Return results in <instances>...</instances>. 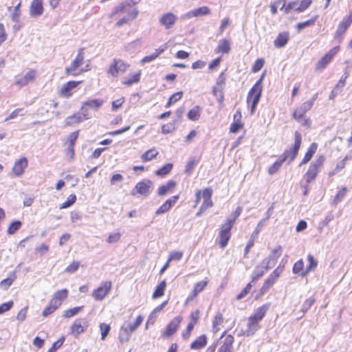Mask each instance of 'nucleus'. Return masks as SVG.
I'll return each instance as SVG.
<instances>
[{"label":"nucleus","mask_w":352,"mask_h":352,"mask_svg":"<svg viewBox=\"0 0 352 352\" xmlns=\"http://www.w3.org/2000/svg\"><path fill=\"white\" fill-rule=\"evenodd\" d=\"M265 77V73H263L259 79L256 82L253 87L250 89L247 96V102L251 103V114H253L256 107L260 100L262 95L263 86L262 82Z\"/></svg>","instance_id":"obj_1"},{"label":"nucleus","mask_w":352,"mask_h":352,"mask_svg":"<svg viewBox=\"0 0 352 352\" xmlns=\"http://www.w3.org/2000/svg\"><path fill=\"white\" fill-rule=\"evenodd\" d=\"M301 134L298 131H296L294 134V145L291 148L285 150L284 153L280 156V157L282 159V162H285L288 160L287 164H289L296 159L301 145Z\"/></svg>","instance_id":"obj_2"},{"label":"nucleus","mask_w":352,"mask_h":352,"mask_svg":"<svg viewBox=\"0 0 352 352\" xmlns=\"http://www.w3.org/2000/svg\"><path fill=\"white\" fill-rule=\"evenodd\" d=\"M324 156L320 155L310 164L308 170L304 175V178L307 184L311 182L316 178L320 168L324 164Z\"/></svg>","instance_id":"obj_3"},{"label":"nucleus","mask_w":352,"mask_h":352,"mask_svg":"<svg viewBox=\"0 0 352 352\" xmlns=\"http://www.w3.org/2000/svg\"><path fill=\"white\" fill-rule=\"evenodd\" d=\"M152 186L153 182L150 179H143L136 184L131 194L133 196L140 194L144 197H147L151 192Z\"/></svg>","instance_id":"obj_4"},{"label":"nucleus","mask_w":352,"mask_h":352,"mask_svg":"<svg viewBox=\"0 0 352 352\" xmlns=\"http://www.w3.org/2000/svg\"><path fill=\"white\" fill-rule=\"evenodd\" d=\"M352 23V15L350 14L348 16L343 19V20L339 23L338 29L336 32L334 38L336 40L340 43L343 38L344 34L346 30Z\"/></svg>","instance_id":"obj_5"},{"label":"nucleus","mask_w":352,"mask_h":352,"mask_svg":"<svg viewBox=\"0 0 352 352\" xmlns=\"http://www.w3.org/2000/svg\"><path fill=\"white\" fill-rule=\"evenodd\" d=\"M111 289V281L102 282L97 289L94 290L92 293V296L96 300H102L109 293Z\"/></svg>","instance_id":"obj_6"},{"label":"nucleus","mask_w":352,"mask_h":352,"mask_svg":"<svg viewBox=\"0 0 352 352\" xmlns=\"http://www.w3.org/2000/svg\"><path fill=\"white\" fill-rule=\"evenodd\" d=\"M129 65L125 63L121 59H114L113 64L108 69V73L113 77L118 76L119 73H124L126 71Z\"/></svg>","instance_id":"obj_7"},{"label":"nucleus","mask_w":352,"mask_h":352,"mask_svg":"<svg viewBox=\"0 0 352 352\" xmlns=\"http://www.w3.org/2000/svg\"><path fill=\"white\" fill-rule=\"evenodd\" d=\"M231 227L230 225H227L225 223L222 224L219 232V245L221 248H224L227 245L231 236Z\"/></svg>","instance_id":"obj_8"},{"label":"nucleus","mask_w":352,"mask_h":352,"mask_svg":"<svg viewBox=\"0 0 352 352\" xmlns=\"http://www.w3.org/2000/svg\"><path fill=\"white\" fill-rule=\"evenodd\" d=\"M91 116L88 113H83L80 111V112L76 113L72 116H68L65 120V124L66 126H72L75 124L80 123L83 120H89Z\"/></svg>","instance_id":"obj_9"},{"label":"nucleus","mask_w":352,"mask_h":352,"mask_svg":"<svg viewBox=\"0 0 352 352\" xmlns=\"http://www.w3.org/2000/svg\"><path fill=\"white\" fill-rule=\"evenodd\" d=\"M281 253L282 246L279 245L276 247V248L272 251L271 254L266 258L262 261L264 264H266L270 268L273 267L275 265L277 259L280 256Z\"/></svg>","instance_id":"obj_10"},{"label":"nucleus","mask_w":352,"mask_h":352,"mask_svg":"<svg viewBox=\"0 0 352 352\" xmlns=\"http://www.w3.org/2000/svg\"><path fill=\"white\" fill-rule=\"evenodd\" d=\"M103 102V100L99 98L87 100L82 103L80 111L83 113H88L89 109L97 111Z\"/></svg>","instance_id":"obj_11"},{"label":"nucleus","mask_w":352,"mask_h":352,"mask_svg":"<svg viewBox=\"0 0 352 352\" xmlns=\"http://www.w3.org/2000/svg\"><path fill=\"white\" fill-rule=\"evenodd\" d=\"M83 60V48H80L78 51L76 57L72 61L71 65L65 69V73L67 74H70L72 72L75 71L78 67H79L82 64Z\"/></svg>","instance_id":"obj_12"},{"label":"nucleus","mask_w":352,"mask_h":352,"mask_svg":"<svg viewBox=\"0 0 352 352\" xmlns=\"http://www.w3.org/2000/svg\"><path fill=\"white\" fill-rule=\"evenodd\" d=\"M270 267L262 261L256 266L252 273V282L255 283L261 278Z\"/></svg>","instance_id":"obj_13"},{"label":"nucleus","mask_w":352,"mask_h":352,"mask_svg":"<svg viewBox=\"0 0 352 352\" xmlns=\"http://www.w3.org/2000/svg\"><path fill=\"white\" fill-rule=\"evenodd\" d=\"M177 17L172 12H168L162 16L160 19V23L164 25L166 29L170 28L176 22Z\"/></svg>","instance_id":"obj_14"},{"label":"nucleus","mask_w":352,"mask_h":352,"mask_svg":"<svg viewBox=\"0 0 352 352\" xmlns=\"http://www.w3.org/2000/svg\"><path fill=\"white\" fill-rule=\"evenodd\" d=\"M36 73V71L34 69L30 70L23 77L17 78L15 81V85L20 87L27 85L35 78Z\"/></svg>","instance_id":"obj_15"},{"label":"nucleus","mask_w":352,"mask_h":352,"mask_svg":"<svg viewBox=\"0 0 352 352\" xmlns=\"http://www.w3.org/2000/svg\"><path fill=\"white\" fill-rule=\"evenodd\" d=\"M311 102H303L298 109L293 113V118L298 122H300L305 113L311 108Z\"/></svg>","instance_id":"obj_16"},{"label":"nucleus","mask_w":352,"mask_h":352,"mask_svg":"<svg viewBox=\"0 0 352 352\" xmlns=\"http://www.w3.org/2000/svg\"><path fill=\"white\" fill-rule=\"evenodd\" d=\"M27 166L28 160L26 157H22L14 163V165L12 168V172L14 175L19 177L23 173L24 169L27 167Z\"/></svg>","instance_id":"obj_17"},{"label":"nucleus","mask_w":352,"mask_h":352,"mask_svg":"<svg viewBox=\"0 0 352 352\" xmlns=\"http://www.w3.org/2000/svg\"><path fill=\"white\" fill-rule=\"evenodd\" d=\"M87 327V321L85 318H80L76 320L72 326L71 327V331L73 333L79 335L82 333L85 327Z\"/></svg>","instance_id":"obj_18"},{"label":"nucleus","mask_w":352,"mask_h":352,"mask_svg":"<svg viewBox=\"0 0 352 352\" xmlns=\"http://www.w3.org/2000/svg\"><path fill=\"white\" fill-rule=\"evenodd\" d=\"M81 81H75V80H70L63 85L61 89L60 90V94L62 96H64L65 97H69L72 96V90L74 88H76Z\"/></svg>","instance_id":"obj_19"},{"label":"nucleus","mask_w":352,"mask_h":352,"mask_svg":"<svg viewBox=\"0 0 352 352\" xmlns=\"http://www.w3.org/2000/svg\"><path fill=\"white\" fill-rule=\"evenodd\" d=\"M181 320L182 319L179 317L174 318L166 326L164 335L167 337L173 335L177 331Z\"/></svg>","instance_id":"obj_20"},{"label":"nucleus","mask_w":352,"mask_h":352,"mask_svg":"<svg viewBox=\"0 0 352 352\" xmlns=\"http://www.w3.org/2000/svg\"><path fill=\"white\" fill-rule=\"evenodd\" d=\"M307 261L309 264L307 265L305 270L300 274L301 277L306 276L309 272L314 271L318 266V261L311 254L307 255Z\"/></svg>","instance_id":"obj_21"},{"label":"nucleus","mask_w":352,"mask_h":352,"mask_svg":"<svg viewBox=\"0 0 352 352\" xmlns=\"http://www.w3.org/2000/svg\"><path fill=\"white\" fill-rule=\"evenodd\" d=\"M43 7L42 0H33L30 6V15L37 16L42 14Z\"/></svg>","instance_id":"obj_22"},{"label":"nucleus","mask_w":352,"mask_h":352,"mask_svg":"<svg viewBox=\"0 0 352 352\" xmlns=\"http://www.w3.org/2000/svg\"><path fill=\"white\" fill-rule=\"evenodd\" d=\"M234 341V337L232 335H228L223 340L222 345L218 349V352H232Z\"/></svg>","instance_id":"obj_23"},{"label":"nucleus","mask_w":352,"mask_h":352,"mask_svg":"<svg viewBox=\"0 0 352 352\" xmlns=\"http://www.w3.org/2000/svg\"><path fill=\"white\" fill-rule=\"evenodd\" d=\"M289 33L283 32L278 34V36L274 41V45L276 48H281L286 45L289 41Z\"/></svg>","instance_id":"obj_24"},{"label":"nucleus","mask_w":352,"mask_h":352,"mask_svg":"<svg viewBox=\"0 0 352 352\" xmlns=\"http://www.w3.org/2000/svg\"><path fill=\"white\" fill-rule=\"evenodd\" d=\"M317 148H318V144L315 142L311 143V145L309 146V148L307 149L302 160L300 163L299 166H301L303 164H305L307 162H309L311 160L313 155L316 152Z\"/></svg>","instance_id":"obj_25"},{"label":"nucleus","mask_w":352,"mask_h":352,"mask_svg":"<svg viewBox=\"0 0 352 352\" xmlns=\"http://www.w3.org/2000/svg\"><path fill=\"white\" fill-rule=\"evenodd\" d=\"M206 344L207 337L205 334H203L190 344V348L192 350H198L205 347Z\"/></svg>","instance_id":"obj_26"},{"label":"nucleus","mask_w":352,"mask_h":352,"mask_svg":"<svg viewBox=\"0 0 352 352\" xmlns=\"http://www.w3.org/2000/svg\"><path fill=\"white\" fill-rule=\"evenodd\" d=\"M260 321H256L254 320V318L250 316L248 318V329L244 333V334L247 336H250L254 334V333L258 330V322Z\"/></svg>","instance_id":"obj_27"},{"label":"nucleus","mask_w":352,"mask_h":352,"mask_svg":"<svg viewBox=\"0 0 352 352\" xmlns=\"http://www.w3.org/2000/svg\"><path fill=\"white\" fill-rule=\"evenodd\" d=\"M176 186V182L174 180H169L166 184L159 187L157 194L159 196L166 195L170 190Z\"/></svg>","instance_id":"obj_28"},{"label":"nucleus","mask_w":352,"mask_h":352,"mask_svg":"<svg viewBox=\"0 0 352 352\" xmlns=\"http://www.w3.org/2000/svg\"><path fill=\"white\" fill-rule=\"evenodd\" d=\"M270 305L267 304H265L259 307H258L254 315L251 316L254 318L256 321H261L266 314L267 311L269 309Z\"/></svg>","instance_id":"obj_29"},{"label":"nucleus","mask_w":352,"mask_h":352,"mask_svg":"<svg viewBox=\"0 0 352 352\" xmlns=\"http://www.w3.org/2000/svg\"><path fill=\"white\" fill-rule=\"evenodd\" d=\"M132 332L129 329V328L122 325L120 328L118 338L121 343L126 342L129 340L131 334Z\"/></svg>","instance_id":"obj_30"},{"label":"nucleus","mask_w":352,"mask_h":352,"mask_svg":"<svg viewBox=\"0 0 352 352\" xmlns=\"http://www.w3.org/2000/svg\"><path fill=\"white\" fill-rule=\"evenodd\" d=\"M68 296V290L67 289H63L57 291L54 294L51 300H56L57 302V306L60 307L61 305V302L66 299Z\"/></svg>","instance_id":"obj_31"},{"label":"nucleus","mask_w":352,"mask_h":352,"mask_svg":"<svg viewBox=\"0 0 352 352\" xmlns=\"http://www.w3.org/2000/svg\"><path fill=\"white\" fill-rule=\"evenodd\" d=\"M230 51V43L227 39H221L215 50L216 53L228 54Z\"/></svg>","instance_id":"obj_32"},{"label":"nucleus","mask_w":352,"mask_h":352,"mask_svg":"<svg viewBox=\"0 0 352 352\" xmlns=\"http://www.w3.org/2000/svg\"><path fill=\"white\" fill-rule=\"evenodd\" d=\"M201 108L199 105L195 106L192 109L189 110L187 117L190 120L196 121L199 119L201 116Z\"/></svg>","instance_id":"obj_33"},{"label":"nucleus","mask_w":352,"mask_h":352,"mask_svg":"<svg viewBox=\"0 0 352 352\" xmlns=\"http://www.w3.org/2000/svg\"><path fill=\"white\" fill-rule=\"evenodd\" d=\"M166 287V280H163L161 283L156 287L153 294V298H158L162 296L164 294V291Z\"/></svg>","instance_id":"obj_34"},{"label":"nucleus","mask_w":352,"mask_h":352,"mask_svg":"<svg viewBox=\"0 0 352 352\" xmlns=\"http://www.w3.org/2000/svg\"><path fill=\"white\" fill-rule=\"evenodd\" d=\"M212 94L216 97L220 105L223 104L224 100L223 87L214 86L212 87Z\"/></svg>","instance_id":"obj_35"},{"label":"nucleus","mask_w":352,"mask_h":352,"mask_svg":"<svg viewBox=\"0 0 352 352\" xmlns=\"http://www.w3.org/2000/svg\"><path fill=\"white\" fill-rule=\"evenodd\" d=\"M59 307L57 306V302L56 300H50V305L45 307V309L43 311L42 316L43 317H47L52 313H54Z\"/></svg>","instance_id":"obj_36"},{"label":"nucleus","mask_w":352,"mask_h":352,"mask_svg":"<svg viewBox=\"0 0 352 352\" xmlns=\"http://www.w3.org/2000/svg\"><path fill=\"white\" fill-rule=\"evenodd\" d=\"M242 208L241 206H238L236 210L230 215L225 223L227 225H230L231 227H232L236 219L240 216Z\"/></svg>","instance_id":"obj_37"},{"label":"nucleus","mask_w":352,"mask_h":352,"mask_svg":"<svg viewBox=\"0 0 352 352\" xmlns=\"http://www.w3.org/2000/svg\"><path fill=\"white\" fill-rule=\"evenodd\" d=\"M238 113H239V118L237 119L236 121H234V122L232 123L230 125V133H237L243 127V124L241 122V113L239 110H238Z\"/></svg>","instance_id":"obj_38"},{"label":"nucleus","mask_w":352,"mask_h":352,"mask_svg":"<svg viewBox=\"0 0 352 352\" xmlns=\"http://www.w3.org/2000/svg\"><path fill=\"white\" fill-rule=\"evenodd\" d=\"M158 153L154 148L150 149L142 155L141 159L143 162H148L155 158Z\"/></svg>","instance_id":"obj_39"},{"label":"nucleus","mask_w":352,"mask_h":352,"mask_svg":"<svg viewBox=\"0 0 352 352\" xmlns=\"http://www.w3.org/2000/svg\"><path fill=\"white\" fill-rule=\"evenodd\" d=\"M211 12L210 9L208 6H201L197 9L193 10L195 17H199L210 14Z\"/></svg>","instance_id":"obj_40"},{"label":"nucleus","mask_w":352,"mask_h":352,"mask_svg":"<svg viewBox=\"0 0 352 352\" xmlns=\"http://www.w3.org/2000/svg\"><path fill=\"white\" fill-rule=\"evenodd\" d=\"M199 160L194 157L190 158L185 168V173L190 175L192 173V170L195 168L196 165L198 164Z\"/></svg>","instance_id":"obj_41"},{"label":"nucleus","mask_w":352,"mask_h":352,"mask_svg":"<svg viewBox=\"0 0 352 352\" xmlns=\"http://www.w3.org/2000/svg\"><path fill=\"white\" fill-rule=\"evenodd\" d=\"M318 18V16H314L313 18L306 21H304V22H300V23H298L297 25H296V28L298 31H300L302 30V29L307 28V27H309V26H311V25H314L316 23V21Z\"/></svg>","instance_id":"obj_42"},{"label":"nucleus","mask_w":352,"mask_h":352,"mask_svg":"<svg viewBox=\"0 0 352 352\" xmlns=\"http://www.w3.org/2000/svg\"><path fill=\"white\" fill-rule=\"evenodd\" d=\"M172 168H173V164L170 163H168V164L164 165L161 168L158 169L155 172V174L157 176L163 177V176H165L166 175L168 174L170 172V170H172Z\"/></svg>","instance_id":"obj_43"},{"label":"nucleus","mask_w":352,"mask_h":352,"mask_svg":"<svg viewBox=\"0 0 352 352\" xmlns=\"http://www.w3.org/2000/svg\"><path fill=\"white\" fill-rule=\"evenodd\" d=\"M331 60L332 59L329 56L325 54L318 62L316 69L320 70L324 69L327 67V65L331 61Z\"/></svg>","instance_id":"obj_44"},{"label":"nucleus","mask_w":352,"mask_h":352,"mask_svg":"<svg viewBox=\"0 0 352 352\" xmlns=\"http://www.w3.org/2000/svg\"><path fill=\"white\" fill-rule=\"evenodd\" d=\"M283 163L284 162H282V159L279 157V159L277 160L271 166H270L268 169V173L270 175H274L276 173Z\"/></svg>","instance_id":"obj_45"},{"label":"nucleus","mask_w":352,"mask_h":352,"mask_svg":"<svg viewBox=\"0 0 352 352\" xmlns=\"http://www.w3.org/2000/svg\"><path fill=\"white\" fill-rule=\"evenodd\" d=\"M144 320L143 316L141 315H139L136 319L135 321L133 323L128 324L126 327L129 328V329L131 331V332H134L142 323Z\"/></svg>","instance_id":"obj_46"},{"label":"nucleus","mask_w":352,"mask_h":352,"mask_svg":"<svg viewBox=\"0 0 352 352\" xmlns=\"http://www.w3.org/2000/svg\"><path fill=\"white\" fill-rule=\"evenodd\" d=\"M22 225L21 221L16 220L12 221L7 230V232L8 234H14L17 230H19Z\"/></svg>","instance_id":"obj_47"},{"label":"nucleus","mask_w":352,"mask_h":352,"mask_svg":"<svg viewBox=\"0 0 352 352\" xmlns=\"http://www.w3.org/2000/svg\"><path fill=\"white\" fill-rule=\"evenodd\" d=\"M140 75H141V71H138L137 73L134 74L131 78L124 80L123 82L124 85H126L127 86H131L133 83H137L140 80Z\"/></svg>","instance_id":"obj_48"},{"label":"nucleus","mask_w":352,"mask_h":352,"mask_svg":"<svg viewBox=\"0 0 352 352\" xmlns=\"http://www.w3.org/2000/svg\"><path fill=\"white\" fill-rule=\"evenodd\" d=\"M83 308V306L76 307L65 311L63 316L66 318H71L78 314Z\"/></svg>","instance_id":"obj_49"},{"label":"nucleus","mask_w":352,"mask_h":352,"mask_svg":"<svg viewBox=\"0 0 352 352\" xmlns=\"http://www.w3.org/2000/svg\"><path fill=\"white\" fill-rule=\"evenodd\" d=\"M347 192L346 187H342L336 194L333 201V204L336 206L339 202L341 201L342 198L345 196Z\"/></svg>","instance_id":"obj_50"},{"label":"nucleus","mask_w":352,"mask_h":352,"mask_svg":"<svg viewBox=\"0 0 352 352\" xmlns=\"http://www.w3.org/2000/svg\"><path fill=\"white\" fill-rule=\"evenodd\" d=\"M304 261L302 259H300L297 261L292 268V272L294 274H299L302 273V271H304Z\"/></svg>","instance_id":"obj_51"},{"label":"nucleus","mask_w":352,"mask_h":352,"mask_svg":"<svg viewBox=\"0 0 352 352\" xmlns=\"http://www.w3.org/2000/svg\"><path fill=\"white\" fill-rule=\"evenodd\" d=\"M76 200V196L74 194H71L67 197V200L60 206V209H64L72 206Z\"/></svg>","instance_id":"obj_52"},{"label":"nucleus","mask_w":352,"mask_h":352,"mask_svg":"<svg viewBox=\"0 0 352 352\" xmlns=\"http://www.w3.org/2000/svg\"><path fill=\"white\" fill-rule=\"evenodd\" d=\"M172 206H170V203L169 201H165L156 211L155 215L158 216L162 214H164L168 212Z\"/></svg>","instance_id":"obj_53"},{"label":"nucleus","mask_w":352,"mask_h":352,"mask_svg":"<svg viewBox=\"0 0 352 352\" xmlns=\"http://www.w3.org/2000/svg\"><path fill=\"white\" fill-rule=\"evenodd\" d=\"M65 340L64 336L60 337L57 341L54 342L47 352H56L63 344Z\"/></svg>","instance_id":"obj_54"},{"label":"nucleus","mask_w":352,"mask_h":352,"mask_svg":"<svg viewBox=\"0 0 352 352\" xmlns=\"http://www.w3.org/2000/svg\"><path fill=\"white\" fill-rule=\"evenodd\" d=\"M100 329L101 331V339L104 340L110 331V325L106 323H101L100 325Z\"/></svg>","instance_id":"obj_55"},{"label":"nucleus","mask_w":352,"mask_h":352,"mask_svg":"<svg viewBox=\"0 0 352 352\" xmlns=\"http://www.w3.org/2000/svg\"><path fill=\"white\" fill-rule=\"evenodd\" d=\"M316 299L314 298H307L303 303L302 306L301 311L303 314L306 313L310 307L313 305V304L315 302Z\"/></svg>","instance_id":"obj_56"},{"label":"nucleus","mask_w":352,"mask_h":352,"mask_svg":"<svg viewBox=\"0 0 352 352\" xmlns=\"http://www.w3.org/2000/svg\"><path fill=\"white\" fill-rule=\"evenodd\" d=\"M252 281L247 284L245 287L236 296V300H239L243 299L250 291L252 287Z\"/></svg>","instance_id":"obj_57"},{"label":"nucleus","mask_w":352,"mask_h":352,"mask_svg":"<svg viewBox=\"0 0 352 352\" xmlns=\"http://www.w3.org/2000/svg\"><path fill=\"white\" fill-rule=\"evenodd\" d=\"M312 3V0H302L300 6L295 8L297 12H302L305 11Z\"/></svg>","instance_id":"obj_58"},{"label":"nucleus","mask_w":352,"mask_h":352,"mask_svg":"<svg viewBox=\"0 0 352 352\" xmlns=\"http://www.w3.org/2000/svg\"><path fill=\"white\" fill-rule=\"evenodd\" d=\"M20 6H21V3H19L14 8V10H13V12L12 13V16H11V18H12V20L14 21V22H19V17H20Z\"/></svg>","instance_id":"obj_59"},{"label":"nucleus","mask_w":352,"mask_h":352,"mask_svg":"<svg viewBox=\"0 0 352 352\" xmlns=\"http://www.w3.org/2000/svg\"><path fill=\"white\" fill-rule=\"evenodd\" d=\"M175 130V124L172 123V122L165 124L162 125V133L163 134L170 133Z\"/></svg>","instance_id":"obj_60"},{"label":"nucleus","mask_w":352,"mask_h":352,"mask_svg":"<svg viewBox=\"0 0 352 352\" xmlns=\"http://www.w3.org/2000/svg\"><path fill=\"white\" fill-rule=\"evenodd\" d=\"M15 279V274L13 273L12 277H8L1 281L0 285L5 289H7L13 283Z\"/></svg>","instance_id":"obj_61"},{"label":"nucleus","mask_w":352,"mask_h":352,"mask_svg":"<svg viewBox=\"0 0 352 352\" xmlns=\"http://www.w3.org/2000/svg\"><path fill=\"white\" fill-rule=\"evenodd\" d=\"M207 281H200L196 283L193 290L195 296L197 295L199 293L203 291L207 285Z\"/></svg>","instance_id":"obj_62"},{"label":"nucleus","mask_w":352,"mask_h":352,"mask_svg":"<svg viewBox=\"0 0 352 352\" xmlns=\"http://www.w3.org/2000/svg\"><path fill=\"white\" fill-rule=\"evenodd\" d=\"M333 214L331 212L327 214L324 219L319 223L318 228L322 229L324 226H327L329 223L333 219Z\"/></svg>","instance_id":"obj_63"},{"label":"nucleus","mask_w":352,"mask_h":352,"mask_svg":"<svg viewBox=\"0 0 352 352\" xmlns=\"http://www.w3.org/2000/svg\"><path fill=\"white\" fill-rule=\"evenodd\" d=\"M80 263L78 261H74L66 267L65 272L67 273H74L78 269Z\"/></svg>","instance_id":"obj_64"}]
</instances>
